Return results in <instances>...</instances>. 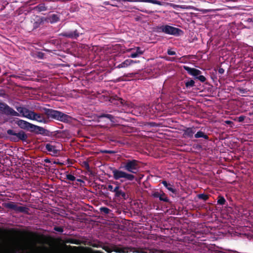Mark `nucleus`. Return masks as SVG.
Returning <instances> with one entry per match:
<instances>
[{"label":"nucleus","mask_w":253,"mask_h":253,"mask_svg":"<svg viewBox=\"0 0 253 253\" xmlns=\"http://www.w3.org/2000/svg\"><path fill=\"white\" fill-rule=\"evenodd\" d=\"M42 149L43 152L52 157H57L60 154L62 149V144L56 141H46L43 144Z\"/></svg>","instance_id":"nucleus-1"},{"label":"nucleus","mask_w":253,"mask_h":253,"mask_svg":"<svg viewBox=\"0 0 253 253\" xmlns=\"http://www.w3.org/2000/svg\"><path fill=\"white\" fill-rule=\"evenodd\" d=\"M44 114L47 118L56 120L63 123H69L72 119V117L61 111L52 109L44 108L43 109Z\"/></svg>","instance_id":"nucleus-2"},{"label":"nucleus","mask_w":253,"mask_h":253,"mask_svg":"<svg viewBox=\"0 0 253 253\" xmlns=\"http://www.w3.org/2000/svg\"><path fill=\"white\" fill-rule=\"evenodd\" d=\"M120 168L132 174H136L140 168V162L135 159H127L122 163Z\"/></svg>","instance_id":"nucleus-3"},{"label":"nucleus","mask_w":253,"mask_h":253,"mask_svg":"<svg viewBox=\"0 0 253 253\" xmlns=\"http://www.w3.org/2000/svg\"><path fill=\"white\" fill-rule=\"evenodd\" d=\"M112 170L113 178L115 180H120L122 182L126 181H132L136 180L135 176L130 172H126L116 169H112Z\"/></svg>","instance_id":"nucleus-4"},{"label":"nucleus","mask_w":253,"mask_h":253,"mask_svg":"<svg viewBox=\"0 0 253 253\" xmlns=\"http://www.w3.org/2000/svg\"><path fill=\"white\" fill-rule=\"evenodd\" d=\"M156 30L159 33L162 32L176 36H179L183 33L181 29L168 25L158 26L156 27Z\"/></svg>","instance_id":"nucleus-5"},{"label":"nucleus","mask_w":253,"mask_h":253,"mask_svg":"<svg viewBox=\"0 0 253 253\" xmlns=\"http://www.w3.org/2000/svg\"><path fill=\"white\" fill-rule=\"evenodd\" d=\"M7 133L8 135H11L10 137V140L13 142H18L19 140L26 141L28 138L27 135L23 130H20L18 132H16L13 129H8Z\"/></svg>","instance_id":"nucleus-6"},{"label":"nucleus","mask_w":253,"mask_h":253,"mask_svg":"<svg viewBox=\"0 0 253 253\" xmlns=\"http://www.w3.org/2000/svg\"><path fill=\"white\" fill-rule=\"evenodd\" d=\"M2 205L5 208L12 210L16 212L24 213L26 214L29 213V209L28 208L23 206H18L13 202L3 203Z\"/></svg>","instance_id":"nucleus-7"},{"label":"nucleus","mask_w":253,"mask_h":253,"mask_svg":"<svg viewBox=\"0 0 253 253\" xmlns=\"http://www.w3.org/2000/svg\"><path fill=\"white\" fill-rule=\"evenodd\" d=\"M0 112L6 115H10L12 116H20L19 113L15 111L5 103L0 102Z\"/></svg>","instance_id":"nucleus-8"},{"label":"nucleus","mask_w":253,"mask_h":253,"mask_svg":"<svg viewBox=\"0 0 253 253\" xmlns=\"http://www.w3.org/2000/svg\"><path fill=\"white\" fill-rule=\"evenodd\" d=\"M151 196L154 198H158L160 201L165 203H170V200L167 195L162 190L160 191H153L152 193Z\"/></svg>","instance_id":"nucleus-9"},{"label":"nucleus","mask_w":253,"mask_h":253,"mask_svg":"<svg viewBox=\"0 0 253 253\" xmlns=\"http://www.w3.org/2000/svg\"><path fill=\"white\" fill-rule=\"evenodd\" d=\"M114 193L115 198L120 200H126L129 198L128 195L122 189L120 185L118 187V190Z\"/></svg>","instance_id":"nucleus-10"},{"label":"nucleus","mask_w":253,"mask_h":253,"mask_svg":"<svg viewBox=\"0 0 253 253\" xmlns=\"http://www.w3.org/2000/svg\"><path fill=\"white\" fill-rule=\"evenodd\" d=\"M16 109L18 112L22 115L23 117L30 120H31L32 118V115L34 113L33 111H32L28 109L23 107H16Z\"/></svg>","instance_id":"nucleus-11"},{"label":"nucleus","mask_w":253,"mask_h":253,"mask_svg":"<svg viewBox=\"0 0 253 253\" xmlns=\"http://www.w3.org/2000/svg\"><path fill=\"white\" fill-rule=\"evenodd\" d=\"M170 6L175 9L179 8L183 9H193V10H195L196 11H201V12H203V13H206L211 11V10H209V9L200 10L198 8H195L193 6H190V5L187 6V5H176V4H175L173 3H170Z\"/></svg>","instance_id":"nucleus-12"},{"label":"nucleus","mask_w":253,"mask_h":253,"mask_svg":"<svg viewBox=\"0 0 253 253\" xmlns=\"http://www.w3.org/2000/svg\"><path fill=\"white\" fill-rule=\"evenodd\" d=\"M127 51L131 52L130 55H129V57L136 58L142 55L144 53V50H142L140 47H136L135 48H129L127 50Z\"/></svg>","instance_id":"nucleus-13"},{"label":"nucleus","mask_w":253,"mask_h":253,"mask_svg":"<svg viewBox=\"0 0 253 253\" xmlns=\"http://www.w3.org/2000/svg\"><path fill=\"white\" fill-rule=\"evenodd\" d=\"M61 35L66 38L76 39L79 37L80 34L77 30H75L64 32L61 34Z\"/></svg>","instance_id":"nucleus-14"},{"label":"nucleus","mask_w":253,"mask_h":253,"mask_svg":"<svg viewBox=\"0 0 253 253\" xmlns=\"http://www.w3.org/2000/svg\"><path fill=\"white\" fill-rule=\"evenodd\" d=\"M98 118L100 119L105 118L109 119L110 122L114 125H117L119 122L117 120L118 117H115V116L106 113H101L98 116Z\"/></svg>","instance_id":"nucleus-15"},{"label":"nucleus","mask_w":253,"mask_h":253,"mask_svg":"<svg viewBox=\"0 0 253 253\" xmlns=\"http://www.w3.org/2000/svg\"><path fill=\"white\" fill-rule=\"evenodd\" d=\"M32 118L31 120L37 121L40 123H46L47 122V119L43 114L36 113L34 112Z\"/></svg>","instance_id":"nucleus-16"},{"label":"nucleus","mask_w":253,"mask_h":253,"mask_svg":"<svg viewBox=\"0 0 253 253\" xmlns=\"http://www.w3.org/2000/svg\"><path fill=\"white\" fill-rule=\"evenodd\" d=\"M196 132V128L194 127H186L183 130V136L184 137L192 138Z\"/></svg>","instance_id":"nucleus-17"},{"label":"nucleus","mask_w":253,"mask_h":253,"mask_svg":"<svg viewBox=\"0 0 253 253\" xmlns=\"http://www.w3.org/2000/svg\"><path fill=\"white\" fill-rule=\"evenodd\" d=\"M183 68L189 74L196 77L201 74V71L195 68H192L186 66H184Z\"/></svg>","instance_id":"nucleus-18"},{"label":"nucleus","mask_w":253,"mask_h":253,"mask_svg":"<svg viewBox=\"0 0 253 253\" xmlns=\"http://www.w3.org/2000/svg\"><path fill=\"white\" fill-rule=\"evenodd\" d=\"M110 101L111 103L116 104L117 105H124L125 103V101L117 95L111 96Z\"/></svg>","instance_id":"nucleus-19"},{"label":"nucleus","mask_w":253,"mask_h":253,"mask_svg":"<svg viewBox=\"0 0 253 253\" xmlns=\"http://www.w3.org/2000/svg\"><path fill=\"white\" fill-rule=\"evenodd\" d=\"M93 247H101L104 250H105L106 252H107L108 253H110L113 251V250H112V248L110 246H106V245H103V246H98L97 245H93ZM114 251H115L116 253H123L124 252L122 249L120 248H117V249L114 250Z\"/></svg>","instance_id":"nucleus-20"},{"label":"nucleus","mask_w":253,"mask_h":253,"mask_svg":"<svg viewBox=\"0 0 253 253\" xmlns=\"http://www.w3.org/2000/svg\"><path fill=\"white\" fill-rule=\"evenodd\" d=\"M50 9L51 7L49 8L48 6L44 2L41 3L33 8V10L38 12L45 11Z\"/></svg>","instance_id":"nucleus-21"},{"label":"nucleus","mask_w":253,"mask_h":253,"mask_svg":"<svg viewBox=\"0 0 253 253\" xmlns=\"http://www.w3.org/2000/svg\"><path fill=\"white\" fill-rule=\"evenodd\" d=\"M126 1L149 2L159 5H163V3L161 1L157 0H124V2Z\"/></svg>","instance_id":"nucleus-22"},{"label":"nucleus","mask_w":253,"mask_h":253,"mask_svg":"<svg viewBox=\"0 0 253 253\" xmlns=\"http://www.w3.org/2000/svg\"><path fill=\"white\" fill-rule=\"evenodd\" d=\"M161 183L169 191L171 192L174 194H176L177 191L175 188H173L172 185L169 183H168L167 181L165 180L162 181Z\"/></svg>","instance_id":"nucleus-23"},{"label":"nucleus","mask_w":253,"mask_h":253,"mask_svg":"<svg viewBox=\"0 0 253 253\" xmlns=\"http://www.w3.org/2000/svg\"><path fill=\"white\" fill-rule=\"evenodd\" d=\"M43 23V20L42 18L39 16H36L35 19H34L33 28V29H36L38 28L40 25Z\"/></svg>","instance_id":"nucleus-24"},{"label":"nucleus","mask_w":253,"mask_h":253,"mask_svg":"<svg viewBox=\"0 0 253 253\" xmlns=\"http://www.w3.org/2000/svg\"><path fill=\"white\" fill-rule=\"evenodd\" d=\"M16 124L22 129H26L28 127L29 123L22 120H19L16 122Z\"/></svg>","instance_id":"nucleus-25"},{"label":"nucleus","mask_w":253,"mask_h":253,"mask_svg":"<svg viewBox=\"0 0 253 253\" xmlns=\"http://www.w3.org/2000/svg\"><path fill=\"white\" fill-rule=\"evenodd\" d=\"M113 184L114 185L109 184L106 189L112 192L115 193V191L118 190V187L119 184L117 181L113 182Z\"/></svg>","instance_id":"nucleus-26"},{"label":"nucleus","mask_w":253,"mask_h":253,"mask_svg":"<svg viewBox=\"0 0 253 253\" xmlns=\"http://www.w3.org/2000/svg\"><path fill=\"white\" fill-rule=\"evenodd\" d=\"M194 137L196 138H203L206 140H208L209 139V136L201 130L198 131L194 135Z\"/></svg>","instance_id":"nucleus-27"},{"label":"nucleus","mask_w":253,"mask_h":253,"mask_svg":"<svg viewBox=\"0 0 253 253\" xmlns=\"http://www.w3.org/2000/svg\"><path fill=\"white\" fill-rule=\"evenodd\" d=\"M132 61L130 59H126L117 66L118 68H126L131 64Z\"/></svg>","instance_id":"nucleus-28"},{"label":"nucleus","mask_w":253,"mask_h":253,"mask_svg":"<svg viewBox=\"0 0 253 253\" xmlns=\"http://www.w3.org/2000/svg\"><path fill=\"white\" fill-rule=\"evenodd\" d=\"M226 201L225 198L222 196H219L217 198V203L219 205L223 206L225 204Z\"/></svg>","instance_id":"nucleus-29"},{"label":"nucleus","mask_w":253,"mask_h":253,"mask_svg":"<svg viewBox=\"0 0 253 253\" xmlns=\"http://www.w3.org/2000/svg\"><path fill=\"white\" fill-rule=\"evenodd\" d=\"M66 243L75 245H80L81 244V242L79 240L73 238L68 239L66 241Z\"/></svg>","instance_id":"nucleus-30"},{"label":"nucleus","mask_w":253,"mask_h":253,"mask_svg":"<svg viewBox=\"0 0 253 253\" xmlns=\"http://www.w3.org/2000/svg\"><path fill=\"white\" fill-rule=\"evenodd\" d=\"M49 20L51 23H55L59 20V18L57 15L53 14L50 16Z\"/></svg>","instance_id":"nucleus-31"},{"label":"nucleus","mask_w":253,"mask_h":253,"mask_svg":"<svg viewBox=\"0 0 253 253\" xmlns=\"http://www.w3.org/2000/svg\"><path fill=\"white\" fill-rule=\"evenodd\" d=\"M46 130L42 127L37 126L35 133L37 134H43Z\"/></svg>","instance_id":"nucleus-32"},{"label":"nucleus","mask_w":253,"mask_h":253,"mask_svg":"<svg viewBox=\"0 0 253 253\" xmlns=\"http://www.w3.org/2000/svg\"><path fill=\"white\" fill-rule=\"evenodd\" d=\"M195 85V82L193 80H190L185 82V86L187 88L193 87Z\"/></svg>","instance_id":"nucleus-33"},{"label":"nucleus","mask_w":253,"mask_h":253,"mask_svg":"<svg viewBox=\"0 0 253 253\" xmlns=\"http://www.w3.org/2000/svg\"><path fill=\"white\" fill-rule=\"evenodd\" d=\"M198 197L199 199L203 200L205 201H207L209 198V195L205 194H198Z\"/></svg>","instance_id":"nucleus-34"},{"label":"nucleus","mask_w":253,"mask_h":253,"mask_svg":"<svg viewBox=\"0 0 253 253\" xmlns=\"http://www.w3.org/2000/svg\"><path fill=\"white\" fill-rule=\"evenodd\" d=\"M37 127V126L31 124L29 123V125H28V127L27 129H29L30 131L35 132L36 129Z\"/></svg>","instance_id":"nucleus-35"},{"label":"nucleus","mask_w":253,"mask_h":253,"mask_svg":"<svg viewBox=\"0 0 253 253\" xmlns=\"http://www.w3.org/2000/svg\"><path fill=\"white\" fill-rule=\"evenodd\" d=\"M100 211L101 212H103L105 214H108L111 210L106 207H101L100 208Z\"/></svg>","instance_id":"nucleus-36"},{"label":"nucleus","mask_w":253,"mask_h":253,"mask_svg":"<svg viewBox=\"0 0 253 253\" xmlns=\"http://www.w3.org/2000/svg\"><path fill=\"white\" fill-rule=\"evenodd\" d=\"M66 178L70 181H74L76 180V177L71 174H67L66 175Z\"/></svg>","instance_id":"nucleus-37"},{"label":"nucleus","mask_w":253,"mask_h":253,"mask_svg":"<svg viewBox=\"0 0 253 253\" xmlns=\"http://www.w3.org/2000/svg\"><path fill=\"white\" fill-rule=\"evenodd\" d=\"M53 229L54 230L60 233L63 232L64 231L63 228L60 226H55L54 227Z\"/></svg>","instance_id":"nucleus-38"},{"label":"nucleus","mask_w":253,"mask_h":253,"mask_svg":"<svg viewBox=\"0 0 253 253\" xmlns=\"http://www.w3.org/2000/svg\"><path fill=\"white\" fill-rule=\"evenodd\" d=\"M196 78L203 83L205 82L206 80V78H205V77L203 75H200L198 76V77H197Z\"/></svg>","instance_id":"nucleus-39"},{"label":"nucleus","mask_w":253,"mask_h":253,"mask_svg":"<svg viewBox=\"0 0 253 253\" xmlns=\"http://www.w3.org/2000/svg\"><path fill=\"white\" fill-rule=\"evenodd\" d=\"M83 166L87 170H89L90 169V167L87 161H84L83 163Z\"/></svg>","instance_id":"nucleus-40"},{"label":"nucleus","mask_w":253,"mask_h":253,"mask_svg":"<svg viewBox=\"0 0 253 253\" xmlns=\"http://www.w3.org/2000/svg\"><path fill=\"white\" fill-rule=\"evenodd\" d=\"M245 119V116H240L238 118V121L239 122H243Z\"/></svg>","instance_id":"nucleus-41"},{"label":"nucleus","mask_w":253,"mask_h":253,"mask_svg":"<svg viewBox=\"0 0 253 253\" xmlns=\"http://www.w3.org/2000/svg\"><path fill=\"white\" fill-rule=\"evenodd\" d=\"M167 53L169 55H173L176 54L175 52L174 51H172L170 49H168L167 51Z\"/></svg>","instance_id":"nucleus-42"},{"label":"nucleus","mask_w":253,"mask_h":253,"mask_svg":"<svg viewBox=\"0 0 253 253\" xmlns=\"http://www.w3.org/2000/svg\"><path fill=\"white\" fill-rule=\"evenodd\" d=\"M218 73L219 74L222 75L224 73V70L222 68H219L218 69Z\"/></svg>","instance_id":"nucleus-43"},{"label":"nucleus","mask_w":253,"mask_h":253,"mask_svg":"<svg viewBox=\"0 0 253 253\" xmlns=\"http://www.w3.org/2000/svg\"><path fill=\"white\" fill-rule=\"evenodd\" d=\"M53 163L54 164H57V165H60V166H62L64 165V164L62 162H59V161H54Z\"/></svg>","instance_id":"nucleus-44"},{"label":"nucleus","mask_w":253,"mask_h":253,"mask_svg":"<svg viewBox=\"0 0 253 253\" xmlns=\"http://www.w3.org/2000/svg\"><path fill=\"white\" fill-rule=\"evenodd\" d=\"M103 153H106V154H112V153H114V152L113 151H111V150H104L103 151H102Z\"/></svg>","instance_id":"nucleus-45"},{"label":"nucleus","mask_w":253,"mask_h":253,"mask_svg":"<svg viewBox=\"0 0 253 253\" xmlns=\"http://www.w3.org/2000/svg\"><path fill=\"white\" fill-rule=\"evenodd\" d=\"M169 59H168L169 61H175L176 60V58L175 57H171V58L169 57Z\"/></svg>","instance_id":"nucleus-46"},{"label":"nucleus","mask_w":253,"mask_h":253,"mask_svg":"<svg viewBox=\"0 0 253 253\" xmlns=\"http://www.w3.org/2000/svg\"><path fill=\"white\" fill-rule=\"evenodd\" d=\"M43 161L45 163H49L51 162L50 161V160L49 159H48V158H46V159H45Z\"/></svg>","instance_id":"nucleus-47"},{"label":"nucleus","mask_w":253,"mask_h":253,"mask_svg":"<svg viewBox=\"0 0 253 253\" xmlns=\"http://www.w3.org/2000/svg\"><path fill=\"white\" fill-rule=\"evenodd\" d=\"M130 60L131 61H132L131 62V64H134V63H139V61H136V60H131V59H130Z\"/></svg>","instance_id":"nucleus-48"},{"label":"nucleus","mask_w":253,"mask_h":253,"mask_svg":"<svg viewBox=\"0 0 253 253\" xmlns=\"http://www.w3.org/2000/svg\"><path fill=\"white\" fill-rule=\"evenodd\" d=\"M3 94V91L2 89H0V96H1Z\"/></svg>","instance_id":"nucleus-49"},{"label":"nucleus","mask_w":253,"mask_h":253,"mask_svg":"<svg viewBox=\"0 0 253 253\" xmlns=\"http://www.w3.org/2000/svg\"><path fill=\"white\" fill-rule=\"evenodd\" d=\"M226 123L227 124H230L231 123H232V122H231L230 121H226Z\"/></svg>","instance_id":"nucleus-50"},{"label":"nucleus","mask_w":253,"mask_h":253,"mask_svg":"<svg viewBox=\"0 0 253 253\" xmlns=\"http://www.w3.org/2000/svg\"><path fill=\"white\" fill-rule=\"evenodd\" d=\"M77 181H82V180H81V179H77Z\"/></svg>","instance_id":"nucleus-51"},{"label":"nucleus","mask_w":253,"mask_h":253,"mask_svg":"<svg viewBox=\"0 0 253 253\" xmlns=\"http://www.w3.org/2000/svg\"><path fill=\"white\" fill-rule=\"evenodd\" d=\"M96 253H100V252L99 251H97Z\"/></svg>","instance_id":"nucleus-52"},{"label":"nucleus","mask_w":253,"mask_h":253,"mask_svg":"<svg viewBox=\"0 0 253 253\" xmlns=\"http://www.w3.org/2000/svg\"><path fill=\"white\" fill-rule=\"evenodd\" d=\"M44 166H45V167H47V165H44Z\"/></svg>","instance_id":"nucleus-53"}]
</instances>
